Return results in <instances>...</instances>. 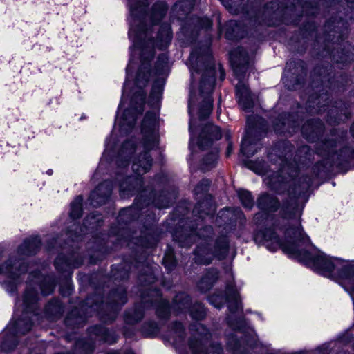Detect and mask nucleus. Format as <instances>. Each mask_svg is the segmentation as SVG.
Returning <instances> with one entry per match:
<instances>
[{
    "instance_id": "46",
    "label": "nucleus",
    "mask_w": 354,
    "mask_h": 354,
    "mask_svg": "<svg viewBox=\"0 0 354 354\" xmlns=\"http://www.w3.org/2000/svg\"><path fill=\"white\" fill-rule=\"evenodd\" d=\"M285 170H286V168H285V167H283L282 168V169H281V173H283V172L285 171Z\"/></svg>"
},
{
    "instance_id": "47",
    "label": "nucleus",
    "mask_w": 354,
    "mask_h": 354,
    "mask_svg": "<svg viewBox=\"0 0 354 354\" xmlns=\"http://www.w3.org/2000/svg\"><path fill=\"white\" fill-rule=\"evenodd\" d=\"M347 1L353 3L354 2V0H347Z\"/></svg>"
},
{
    "instance_id": "27",
    "label": "nucleus",
    "mask_w": 354,
    "mask_h": 354,
    "mask_svg": "<svg viewBox=\"0 0 354 354\" xmlns=\"http://www.w3.org/2000/svg\"><path fill=\"white\" fill-rule=\"evenodd\" d=\"M210 181L207 179L202 180L194 189V194L199 198L200 194H205L208 190Z\"/></svg>"
},
{
    "instance_id": "33",
    "label": "nucleus",
    "mask_w": 354,
    "mask_h": 354,
    "mask_svg": "<svg viewBox=\"0 0 354 354\" xmlns=\"http://www.w3.org/2000/svg\"><path fill=\"white\" fill-rule=\"evenodd\" d=\"M324 147L327 149L328 153L333 151V148L337 147V143L333 141H327L324 143Z\"/></svg>"
},
{
    "instance_id": "31",
    "label": "nucleus",
    "mask_w": 354,
    "mask_h": 354,
    "mask_svg": "<svg viewBox=\"0 0 354 354\" xmlns=\"http://www.w3.org/2000/svg\"><path fill=\"white\" fill-rule=\"evenodd\" d=\"M163 306H163L162 313L160 311V309H158L157 313L158 314V316L162 317H166L167 316V315L169 314V313L170 312V306H169V302L167 301H163Z\"/></svg>"
},
{
    "instance_id": "5",
    "label": "nucleus",
    "mask_w": 354,
    "mask_h": 354,
    "mask_svg": "<svg viewBox=\"0 0 354 354\" xmlns=\"http://www.w3.org/2000/svg\"><path fill=\"white\" fill-rule=\"evenodd\" d=\"M213 230L210 226L198 230L191 229L190 232L179 240L182 247H189L192 241L198 243L194 252V261L197 264L208 265L214 259L225 258L229 250V241L226 236H222L213 242L211 239Z\"/></svg>"
},
{
    "instance_id": "12",
    "label": "nucleus",
    "mask_w": 354,
    "mask_h": 354,
    "mask_svg": "<svg viewBox=\"0 0 354 354\" xmlns=\"http://www.w3.org/2000/svg\"><path fill=\"white\" fill-rule=\"evenodd\" d=\"M230 59L234 67V72L239 77V69H245L248 64V55L243 48H237L230 53Z\"/></svg>"
},
{
    "instance_id": "20",
    "label": "nucleus",
    "mask_w": 354,
    "mask_h": 354,
    "mask_svg": "<svg viewBox=\"0 0 354 354\" xmlns=\"http://www.w3.org/2000/svg\"><path fill=\"white\" fill-rule=\"evenodd\" d=\"M264 180L273 189H277L278 186L284 187L286 183H289V180L278 173L270 178H266Z\"/></svg>"
},
{
    "instance_id": "4",
    "label": "nucleus",
    "mask_w": 354,
    "mask_h": 354,
    "mask_svg": "<svg viewBox=\"0 0 354 354\" xmlns=\"http://www.w3.org/2000/svg\"><path fill=\"white\" fill-rule=\"evenodd\" d=\"M215 76L214 70L210 68L207 71V75H203L200 82V92L196 93L191 88L188 111L190 116L189 130L190 133L189 148L193 151L194 145L203 150L212 146L213 140H217L221 138V129L218 127L212 124H207L202 129L198 138H196V114L200 121L203 120L209 115L213 106V100L211 93L214 90Z\"/></svg>"
},
{
    "instance_id": "45",
    "label": "nucleus",
    "mask_w": 354,
    "mask_h": 354,
    "mask_svg": "<svg viewBox=\"0 0 354 354\" xmlns=\"http://www.w3.org/2000/svg\"><path fill=\"white\" fill-rule=\"evenodd\" d=\"M234 328L238 329V330H241V327L239 326H234Z\"/></svg>"
},
{
    "instance_id": "16",
    "label": "nucleus",
    "mask_w": 354,
    "mask_h": 354,
    "mask_svg": "<svg viewBox=\"0 0 354 354\" xmlns=\"http://www.w3.org/2000/svg\"><path fill=\"white\" fill-rule=\"evenodd\" d=\"M261 144L259 142H251L248 137V133L245 135L242 140L241 145V152L246 157H251L260 149Z\"/></svg>"
},
{
    "instance_id": "37",
    "label": "nucleus",
    "mask_w": 354,
    "mask_h": 354,
    "mask_svg": "<svg viewBox=\"0 0 354 354\" xmlns=\"http://www.w3.org/2000/svg\"><path fill=\"white\" fill-rule=\"evenodd\" d=\"M214 212H215L214 206L212 205H210L209 207L208 212H205V214H207V215H209V214H212L214 213Z\"/></svg>"
},
{
    "instance_id": "26",
    "label": "nucleus",
    "mask_w": 354,
    "mask_h": 354,
    "mask_svg": "<svg viewBox=\"0 0 354 354\" xmlns=\"http://www.w3.org/2000/svg\"><path fill=\"white\" fill-rule=\"evenodd\" d=\"M194 6L193 0H181L178 1L174 5V10L176 11H183L186 13L191 10L192 7Z\"/></svg>"
},
{
    "instance_id": "38",
    "label": "nucleus",
    "mask_w": 354,
    "mask_h": 354,
    "mask_svg": "<svg viewBox=\"0 0 354 354\" xmlns=\"http://www.w3.org/2000/svg\"><path fill=\"white\" fill-rule=\"evenodd\" d=\"M232 151V143H229L227 148V151H226L227 156H229L231 154Z\"/></svg>"
},
{
    "instance_id": "13",
    "label": "nucleus",
    "mask_w": 354,
    "mask_h": 354,
    "mask_svg": "<svg viewBox=\"0 0 354 354\" xmlns=\"http://www.w3.org/2000/svg\"><path fill=\"white\" fill-rule=\"evenodd\" d=\"M82 263V259L72 261L71 259H66L59 255L55 259V266L60 272H71L73 268L79 267Z\"/></svg>"
},
{
    "instance_id": "43",
    "label": "nucleus",
    "mask_w": 354,
    "mask_h": 354,
    "mask_svg": "<svg viewBox=\"0 0 354 354\" xmlns=\"http://www.w3.org/2000/svg\"><path fill=\"white\" fill-rule=\"evenodd\" d=\"M46 174L49 176L52 175L53 174V170L52 169H48L47 171H46Z\"/></svg>"
},
{
    "instance_id": "50",
    "label": "nucleus",
    "mask_w": 354,
    "mask_h": 354,
    "mask_svg": "<svg viewBox=\"0 0 354 354\" xmlns=\"http://www.w3.org/2000/svg\"><path fill=\"white\" fill-rule=\"evenodd\" d=\"M131 354H133V353H131Z\"/></svg>"
},
{
    "instance_id": "11",
    "label": "nucleus",
    "mask_w": 354,
    "mask_h": 354,
    "mask_svg": "<svg viewBox=\"0 0 354 354\" xmlns=\"http://www.w3.org/2000/svg\"><path fill=\"white\" fill-rule=\"evenodd\" d=\"M236 95L241 109L245 111H250L254 105V99L248 86L241 81H239L236 86Z\"/></svg>"
},
{
    "instance_id": "32",
    "label": "nucleus",
    "mask_w": 354,
    "mask_h": 354,
    "mask_svg": "<svg viewBox=\"0 0 354 354\" xmlns=\"http://www.w3.org/2000/svg\"><path fill=\"white\" fill-rule=\"evenodd\" d=\"M175 333L179 337L180 340L183 339L185 329L181 323L175 324Z\"/></svg>"
},
{
    "instance_id": "18",
    "label": "nucleus",
    "mask_w": 354,
    "mask_h": 354,
    "mask_svg": "<svg viewBox=\"0 0 354 354\" xmlns=\"http://www.w3.org/2000/svg\"><path fill=\"white\" fill-rule=\"evenodd\" d=\"M343 46L344 48L342 49L341 52L338 53L337 55H334V57L338 63H350L353 60L354 57L353 47L348 42L344 43Z\"/></svg>"
},
{
    "instance_id": "41",
    "label": "nucleus",
    "mask_w": 354,
    "mask_h": 354,
    "mask_svg": "<svg viewBox=\"0 0 354 354\" xmlns=\"http://www.w3.org/2000/svg\"><path fill=\"white\" fill-rule=\"evenodd\" d=\"M351 132L352 133V136L354 137V122L353 123V124L351 127Z\"/></svg>"
},
{
    "instance_id": "30",
    "label": "nucleus",
    "mask_w": 354,
    "mask_h": 354,
    "mask_svg": "<svg viewBox=\"0 0 354 354\" xmlns=\"http://www.w3.org/2000/svg\"><path fill=\"white\" fill-rule=\"evenodd\" d=\"M212 26V21L207 17L197 18L195 26L197 28H210Z\"/></svg>"
},
{
    "instance_id": "29",
    "label": "nucleus",
    "mask_w": 354,
    "mask_h": 354,
    "mask_svg": "<svg viewBox=\"0 0 354 354\" xmlns=\"http://www.w3.org/2000/svg\"><path fill=\"white\" fill-rule=\"evenodd\" d=\"M310 129L312 130V132L313 133L317 134V133H319L322 130V124L319 122L318 126H314V125H313V122H310V123H308V124H306L303 126V127H302V133L306 137V138L308 140H311L310 135V134L308 135V133L307 132L308 129L310 128Z\"/></svg>"
},
{
    "instance_id": "9",
    "label": "nucleus",
    "mask_w": 354,
    "mask_h": 354,
    "mask_svg": "<svg viewBox=\"0 0 354 354\" xmlns=\"http://www.w3.org/2000/svg\"><path fill=\"white\" fill-rule=\"evenodd\" d=\"M113 190V183L106 180L100 184L90 194L88 201L93 207L105 203L109 198Z\"/></svg>"
},
{
    "instance_id": "17",
    "label": "nucleus",
    "mask_w": 354,
    "mask_h": 354,
    "mask_svg": "<svg viewBox=\"0 0 354 354\" xmlns=\"http://www.w3.org/2000/svg\"><path fill=\"white\" fill-rule=\"evenodd\" d=\"M218 279V271L216 269L209 270L198 282V288L202 292H205L211 288Z\"/></svg>"
},
{
    "instance_id": "49",
    "label": "nucleus",
    "mask_w": 354,
    "mask_h": 354,
    "mask_svg": "<svg viewBox=\"0 0 354 354\" xmlns=\"http://www.w3.org/2000/svg\"><path fill=\"white\" fill-rule=\"evenodd\" d=\"M322 354H324V353H322Z\"/></svg>"
},
{
    "instance_id": "22",
    "label": "nucleus",
    "mask_w": 354,
    "mask_h": 354,
    "mask_svg": "<svg viewBox=\"0 0 354 354\" xmlns=\"http://www.w3.org/2000/svg\"><path fill=\"white\" fill-rule=\"evenodd\" d=\"M190 298L185 293L177 295L174 300V308L177 307L182 310L188 308Z\"/></svg>"
},
{
    "instance_id": "8",
    "label": "nucleus",
    "mask_w": 354,
    "mask_h": 354,
    "mask_svg": "<svg viewBox=\"0 0 354 354\" xmlns=\"http://www.w3.org/2000/svg\"><path fill=\"white\" fill-rule=\"evenodd\" d=\"M209 301L217 308H221L225 302H227L228 308L232 313L242 309L239 295L233 281L227 283L225 296L212 295L209 297Z\"/></svg>"
},
{
    "instance_id": "7",
    "label": "nucleus",
    "mask_w": 354,
    "mask_h": 354,
    "mask_svg": "<svg viewBox=\"0 0 354 354\" xmlns=\"http://www.w3.org/2000/svg\"><path fill=\"white\" fill-rule=\"evenodd\" d=\"M190 330L194 339L189 342V347L193 354H221L222 348L219 344H214L208 351H204L206 341L211 337L208 330L200 323L191 326Z\"/></svg>"
},
{
    "instance_id": "10",
    "label": "nucleus",
    "mask_w": 354,
    "mask_h": 354,
    "mask_svg": "<svg viewBox=\"0 0 354 354\" xmlns=\"http://www.w3.org/2000/svg\"><path fill=\"white\" fill-rule=\"evenodd\" d=\"M211 58V53L209 46H205L200 50H194L189 55V57L187 62L190 73L192 81L194 79V73H198L199 71V64L205 61L208 60Z\"/></svg>"
},
{
    "instance_id": "15",
    "label": "nucleus",
    "mask_w": 354,
    "mask_h": 354,
    "mask_svg": "<svg viewBox=\"0 0 354 354\" xmlns=\"http://www.w3.org/2000/svg\"><path fill=\"white\" fill-rule=\"evenodd\" d=\"M257 205L260 209L272 212L278 208L279 201L270 194H263L258 198Z\"/></svg>"
},
{
    "instance_id": "48",
    "label": "nucleus",
    "mask_w": 354,
    "mask_h": 354,
    "mask_svg": "<svg viewBox=\"0 0 354 354\" xmlns=\"http://www.w3.org/2000/svg\"><path fill=\"white\" fill-rule=\"evenodd\" d=\"M330 24L329 23L326 26V27H330Z\"/></svg>"
},
{
    "instance_id": "42",
    "label": "nucleus",
    "mask_w": 354,
    "mask_h": 354,
    "mask_svg": "<svg viewBox=\"0 0 354 354\" xmlns=\"http://www.w3.org/2000/svg\"><path fill=\"white\" fill-rule=\"evenodd\" d=\"M337 41L338 44L342 45V43L343 42V39L340 37H338Z\"/></svg>"
},
{
    "instance_id": "39",
    "label": "nucleus",
    "mask_w": 354,
    "mask_h": 354,
    "mask_svg": "<svg viewBox=\"0 0 354 354\" xmlns=\"http://www.w3.org/2000/svg\"><path fill=\"white\" fill-rule=\"evenodd\" d=\"M93 330H94L96 333H97V332H103V333H104V332H105V331H106V330H105L104 328H102V327H100V326H95V327L93 328Z\"/></svg>"
},
{
    "instance_id": "24",
    "label": "nucleus",
    "mask_w": 354,
    "mask_h": 354,
    "mask_svg": "<svg viewBox=\"0 0 354 354\" xmlns=\"http://www.w3.org/2000/svg\"><path fill=\"white\" fill-rule=\"evenodd\" d=\"M238 195L242 205L245 208L250 209L253 207L254 201L250 192L246 190H239Z\"/></svg>"
},
{
    "instance_id": "23",
    "label": "nucleus",
    "mask_w": 354,
    "mask_h": 354,
    "mask_svg": "<svg viewBox=\"0 0 354 354\" xmlns=\"http://www.w3.org/2000/svg\"><path fill=\"white\" fill-rule=\"evenodd\" d=\"M223 5L232 13L239 12L240 6L243 5L246 0H220Z\"/></svg>"
},
{
    "instance_id": "6",
    "label": "nucleus",
    "mask_w": 354,
    "mask_h": 354,
    "mask_svg": "<svg viewBox=\"0 0 354 354\" xmlns=\"http://www.w3.org/2000/svg\"><path fill=\"white\" fill-rule=\"evenodd\" d=\"M41 246V240L38 236L30 237L24 241L17 251L18 259L10 257L0 267V275L5 277L1 283L4 290L10 294H14L21 282V276L27 271L23 257L37 252Z\"/></svg>"
},
{
    "instance_id": "25",
    "label": "nucleus",
    "mask_w": 354,
    "mask_h": 354,
    "mask_svg": "<svg viewBox=\"0 0 354 354\" xmlns=\"http://www.w3.org/2000/svg\"><path fill=\"white\" fill-rule=\"evenodd\" d=\"M190 315L192 319L199 320L205 317L206 311L201 304H196L190 309Z\"/></svg>"
},
{
    "instance_id": "14",
    "label": "nucleus",
    "mask_w": 354,
    "mask_h": 354,
    "mask_svg": "<svg viewBox=\"0 0 354 354\" xmlns=\"http://www.w3.org/2000/svg\"><path fill=\"white\" fill-rule=\"evenodd\" d=\"M225 37L227 39H237L243 37V28L241 24L230 20L225 24Z\"/></svg>"
},
{
    "instance_id": "3",
    "label": "nucleus",
    "mask_w": 354,
    "mask_h": 354,
    "mask_svg": "<svg viewBox=\"0 0 354 354\" xmlns=\"http://www.w3.org/2000/svg\"><path fill=\"white\" fill-rule=\"evenodd\" d=\"M38 283L44 295L52 293L55 287V282L51 277L44 276L39 272L29 274L26 290L22 298L16 301L13 318L3 332L6 337L1 344L3 351L8 352L12 350L17 345V335H24L31 329L32 317L37 316L35 310L38 294L35 286H37Z\"/></svg>"
},
{
    "instance_id": "34",
    "label": "nucleus",
    "mask_w": 354,
    "mask_h": 354,
    "mask_svg": "<svg viewBox=\"0 0 354 354\" xmlns=\"http://www.w3.org/2000/svg\"><path fill=\"white\" fill-rule=\"evenodd\" d=\"M206 203H207V202H205V201H202V202H199L197 205L194 207V212H198V214H200V216L202 217L203 215V212H200L198 211V209L202 207L203 206H204Z\"/></svg>"
},
{
    "instance_id": "19",
    "label": "nucleus",
    "mask_w": 354,
    "mask_h": 354,
    "mask_svg": "<svg viewBox=\"0 0 354 354\" xmlns=\"http://www.w3.org/2000/svg\"><path fill=\"white\" fill-rule=\"evenodd\" d=\"M218 150L216 148L213 149L211 152L203 159L201 169L206 171L215 167L218 160Z\"/></svg>"
},
{
    "instance_id": "1",
    "label": "nucleus",
    "mask_w": 354,
    "mask_h": 354,
    "mask_svg": "<svg viewBox=\"0 0 354 354\" xmlns=\"http://www.w3.org/2000/svg\"><path fill=\"white\" fill-rule=\"evenodd\" d=\"M127 3L129 10V37L133 45L129 48L130 59L126 68V80L113 130L110 137L106 139L104 153L93 178H97L100 169L109 162L114 153L117 126L121 136H127L135 131L136 121L144 109L146 94L144 88L152 75L156 78L149 103L152 106L158 104L165 85V76L169 68L167 56L162 53L158 57L154 71L151 69L156 49H166L173 37L171 26L167 24L161 25L156 33L153 32L167 12L166 3L162 1L156 3L150 13L146 12L148 0H127Z\"/></svg>"
},
{
    "instance_id": "36",
    "label": "nucleus",
    "mask_w": 354,
    "mask_h": 354,
    "mask_svg": "<svg viewBox=\"0 0 354 354\" xmlns=\"http://www.w3.org/2000/svg\"><path fill=\"white\" fill-rule=\"evenodd\" d=\"M156 205L158 209H163L169 207V203L167 200H165V202H164L162 204H157Z\"/></svg>"
},
{
    "instance_id": "21",
    "label": "nucleus",
    "mask_w": 354,
    "mask_h": 354,
    "mask_svg": "<svg viewBox=\"0 0 354 354\" xmlns=\"http://www.w3.org/2000/svg\"><path fill=\"white\" fill-rule=\"evenodd\" d=\"M83 198L82 196H77L71 204L70 216L73 219L78 218L81 216L82 212Z\"/></svg>"
},
{
    "instance_id": "44",
    "label": "nucleus",
    "mask_w": 354,
    "mask_h": 354,
    "mask_svg": "<svg viewBox=\"0 0 354 354\" xmlns=\"http://www.w3.org/2000/svg\"><path fill=\"white\" fill-rule=\"evenodd\" d=\"M348 336H349V335H348V333H347L346 336V337H345V339H346L348 342H351V340L348 339Z\"/></svg>"
},
{
    "instance_id": "40",
    "label": "nucleus",
    "mask_w": 354,
    "mask_h": 354,
    "mask_svg": "<svg viewBox=\"0 0 354 354\" xmlns=\"http://www.w3.org/2000/svg\"><path fill=\"white\" fill-rule=\"evenodd\" d=\"M263 216V214H261V213H259L257 214H256L255 217H254V219L255 221L258 223L260 220L261 218H262Z\"/></svg>"
},
{
    "instance_id": "35",
    "label": "nucleus",
    "mask_w": 354,
    "mask_h": 354,
    "mask_svg": "<svg viewBox=\"0 0 354 354\" xmlns=\"http://www.w3.org/2000/svg\"><path fill=\"white\" fill-rule=\"evenodd\" d=\"M85 222L86 223H88V224L90 225H92L91 227L93 228L95 227V226H97V225L96 224V222H95V220L94 219V218L91 217L90 218V216H88L86 217V220H85Z\"/></svg>"
},
{
    "instance_id": "28",
    "label": "nucleus",
    "mask_w": 354,
    "mask_h": 354,
    "mask_svg": "<svg viewBox=\"0 0 354 354\" xmlns=\"http://www.w3.org/2000/svg\"><path fill=\"white\" fill-rule=\"evenodd\" d=\"M162 263L168 270H171L176 264V261L172 252H167L162 259Z\"/></svg>"
},
{
    "instance_id": "2",
    "label": "nucleus",
    "mask_w": 354,
    "mask_h": 354,
    "mask_svg": "<svg viewBox=\"0 0 354 354\" xmlns=\"http://www.w3.org/2000/svg\"><path fill=\"white\" fill-rule=\"evenodd\" d=\"M158 114L155 111H149L144 117L140 132L142 141L137 143L131 138L125 140L118 153L116 164L118 167H125L132 160L133 176H128L120 184V195L122 198H128L136 193L145 191L143 187L142 175L148 172L152 165V158L149 154L150 150L158 147L159 143Z\"/></svg>"
}]
</instances>
